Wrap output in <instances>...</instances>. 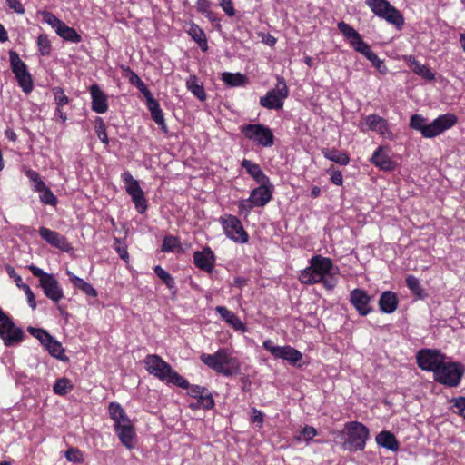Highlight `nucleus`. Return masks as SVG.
<instances>
[{
    "instance_id": "nucleus-1",
    "label": "nucleus",
    "mask_w": 465,
    "mask_h": 465,
    "mask_svg": "<svg viewBox=\"0 0 465 465\" xmlns=\"http://www.w3.org/2000/svg\"><path fill=\"white\" fill-rule=\"evenodd\" d=\"M332 271L333 263L331 258L315 255L311 258L310 266L300 272L299 281L306 285L322 282L325 289L332 290L338 282Z\"/></svg>"
},
{
    "instance_id": "nucleus-2",
    "label": "nucleus",
    "mask_w": 465,
    "mask_h": 465,
    "mask_svg": "<svg viewBox=\"0 0 465 465\" xmlns=\"http://www.w3.org/2000/svg\"><path fill=\"white\" fill-rule=\"evenodd\" d=\"M200 360L208 368L218 374L225 377H231L238 374L241 370V364L237 357H235L228 348H220L214 353H202Z\"/></svg>"
},
{
    "instance_id": "nucleus-3",
    "label": "nucleus",
    "mask_w": 465,
    "mask_h": 465,
    "mask_svg": "<svg viewBox=\"0 0 465 465\" xmlns=\"http://www.w3.org/2000/svg\"><path fill=\"white\" fill-rule=\"evenodd\" d=\"M457 122L458 117L451 113L440 114L430 124L421 114H413L410 119V127L419 131L424 138H434L450 129Z\"/></svg>"
},
{
    "instance_id": "nucleus-4",
    "label": "nucleus",
    "mask_w": 465,
    "mask_h": 465,
    "mask_svg": "<svg viewBox=\"0 0 465 465\" xmlns=\"http://www.w3.org/2000/svg\"><path fill=\"white\" fill-rule=\"evenodd\" d=\"M341 436L345 435L342 446L350 451L363 450L370 437L369 429L362 423L351 421L345 424L344 430L340 431Z\"/></svg>"
},
{
    "instance_id": "nucleus-5",
    "label": "nucleus",
    "mask_w": 465,
    "mask_h": 465,
    "mask_svg": "<svg viewBox=\"0 0 465 465\" xmlns=\"http://www.w3.org/2000/svg\"><path fill=\"white\" fill-rule=\"evenodd\" d=\"M464 366L456 361H443L435 371L434 380L447 387H457L464 375Z\"/></svg>"
},
{
    "instance_id": "nucleus-6",
    "label": "nucleus",
    "mask_w": 465,
    "mask_h": 465,
    "mask_svg": "<svg viewBox=\"0 0 465 465\" xmlns=\"http://www.w3.org/2000/svg\"><path fill=\"white\" fill-rule=\"evenodd\" d=\"M241 133L257 145L272 147L274 144V134L272 129L261 124H247L240 126Z\"/></svg>"
},
{
    "instance_id": "nucleus-7",
    "label": "nucleus",
    "mask_w": 465,
    "mask_h": 465,
    "mask_svg": "<svg viewBox=\"0 0 465 465\" xmlns=\"http://www.w3.org/2000/svg\"><path fill=\"white\" fill-rule=\"evenodd\" d=\"M366 5L379 17L395 25L398 29L404 24L402 15L387 0H365Z\"/></svg>"
},
{
    "instance_id": "nucleus-8",
    "label": "nucleus",
    "mask_w": 465,
    "mask_h": 465,
    "mask_svg": "<svg viewBox=\"0 0 465 465\" xmlns=\"http://www.w3.org/2000/svg\"><path fill=\"white\" fill-rule=\"evenodd\" d=\"M289 95V89L283 77L278 76L275 87L260 97L261 106L269 110H280L283 107L284 101Z\"/></svg>"
},
{
    "instance_id": "nucleus-9",
    "label": "nucleus",
    "mask_w": 465,
    "mask_h": 465,
    "mask_svg": "<svg viewBox=\"0 0 465 465\" xmlns=\"http://www.w3.org/2000/svg\"><path fill=\"white\" fill-rule=\"evenodd\" d=\"M9 60L18 85L25 94H29L33 90L34 83L26 64L20 59L18 54L13 50L9 51Z\"/></svg>"
},
{
    "instance_id": "nucleus-10",
    "label": "nucleus",
    "mask_w": 465,
    "mask_h": 465,
    "mask_svg": "<svg viewBox=\"0 0 465 465\" xmlns=\"http://www.w3.org/2000/svg\"><path fill=\"white\" fill-rule=\"evenodd\" d=\"M224 234L232 241L238 243H246L249 235L244 230L242 222L234 215L224 214L219 218Z\"/></svg>"
},
{
    "instance_id": "nucleus-11",
    "label": "nucleus",
    "mask_w": 465,
    "mask_h": 465,
    "mask_svg": "<svg viewBox=\"0 0 465 465\" xmlns=\"http://www.w3.org/2000/svg\"><path fill=\"white\" fill-rule=\"evenodd\" d=\"M0 338L5 346L19 344L24 339V331L0 308Z\"/></svg>"
},
{
    "instance_id": "nucleus-12",
    "label": "nucleus",
    "mask_w": 465,
    "mask_h": 465,
    "mask_svg": "<svg viewBox=\"0 0 465 465\" xmlns=\"http://www.w3.org/2000/svg\"><path fill=\"white\" fill-rule=\"evenodd\" d=\"M446 356L440 351L435 349H422L417 352L416 360L418 366L433 374L445 361Z\"/></svg>"
},
{
    "instance_id": "nucleus-13",
    "label": "nucleus",
    "mask_w": 465,
    "mask_h": 465,
    "mask_svg": "<svg viewBox=\"0 0 465 465\" xmlns=\"http://www.w3.org/2000/svg\"><path fill=\"white\" fill-rule=\"evenodd\" d=\"M262 347L274 358L288 361L292 365H295L302 359V352L295 348L291 346H276L269 339L263 341Z\"/></svg>"
},
{
    "instance_id": "nucleus-14",
    "label": "nucleus",
    "mask_w": 465,
    "mask_h": 465,
    "mask_svg": "<svg viewBox=\"0 0 465 465\" xmlns=\"http://www.w3.org/2000/svg\"><path fill=\"white\" fill-rule=\"evenodd\" d=\"M361 130L363 132L369 130L377 132L380 135L388 140H392L394 137L388 121L375 114H370L364 118V123L361 124Z\"/></svg>"
},
{
    "instance_id": "nucleus-15",
    "label": "nucleus",
    "mask_w": 465,
    "mask_h": 465,
    "mask_svg": "<svg viewBox=\"0 0 465 465\" xmlns=\"http://www.w3.org/2000/svg\"><path fill=\"white\" fill-rule=\"evenodd\" d=\"M143 362L146 371L162 381L168 379L169 373L173 369L169 363L156 354L147 355Z\"/></svg>"
},
{
    "instance_id": "nucleus-16",
    "label": "nucleus",
    "mask_w": 465,
    "mask_h": 465,
    "mask_svg": "<svg viewBox=\"0 0 465 465\" xmlns=\"http://www.w3.org/2000/svg\"><path fill=\"white\" fill-rule=\"evenodd\" d=\"M371 297L362 289H354L350 292V302L361 316L370 314L373 309L371 306Z\"/></svg>"
},
{
    "instance_id": "nucleus-17",
    "label": "nucleus",
    "mask_w": 465,
    "mask_h": 465,
    "mask_svg": "<svg viewBox=\"0 0 465 465\" xmlns=\"http://www.w3.org/2000/svg\"><path fill=\"white\" fill-rule=\"evenodd\" d=\"M39 234L47 243L62 252H69L73 249L66 237L55 231L42 226L39 228Z\"/></svg>"
},
{
    "instance_id": "nucleus-18",
    "label": "nucleus",
    "mask_w": 465,
    "mask_h": 465,
    "mask_svg": "<svg viewBox=\"0 0 465 465\" xmlns=\"http://www.w3.org/2000/svg\"><path fill=\"white\" fill-rule=\"evenodd\" d=\"M40 286L45 295L53 302H58L63 299L64 291L54 274L48 276L46 280L41 281Z\"/></svg>"
},
{
    "instance_id": "nucleus-19",
    "label": "nucleus",
    "mask_w": 465,
    "mask_h": 465,
    "mask_svg": "<svg viewBox=\"0 0 465 465\" xmlns=\"http://www.w3.org/2000/svg\"><path fill=\"white\" fill-rule=\"evenodd\" d=\"M193 262L200 270L211 272L213 270L215 255L209 247H206L203 251L194 252Z\"/></svg>"
},
{
    "instance_id": "nucleus-20",
    "label": "nucleus",
    "mask_w": 465,
    "mask_h": 465,
    "mask_svg": "<svg viewBox=\"0 0 465 465\" xmlns=\"http://www.w3.org/2000/svg\"><path fill=\"white\" fill-rule=\"evenodd\" d=\"M92 98V110L97 114H104L108 110V100L106 94L96 84L89 88Z\"/></svg>"
},
{
    "instance_id": "nucleus-21",
    "label": "nucleus",
    "mask_w": 465,
    "mask_h": 465,
    "mask_svg": "<svg viewBox=\"0 0 465 465\" xmlns=\"http://www.w3.org/2000/svg\"><path fill=\"white\" fill-rule=\"evenodd\" d=\"M371 163L381 171H393L397 163L393 162L382 146L378 147L370 159Z\"/></svg>"
},
{
    "instance_id": "nucleus-22",
    "label": "nucleus",
    "mask_w": 465,
    "mask_h": 465,
    "mask_svg": "<svg viewBox=\"0 0 465 465\" xmlns=\"http://www.w3.org/2000/svg\"><path fill=\"white\" fill-rule=\"evenodd\" d=\"M249 197L256 207H263L272 197V186L270 183L261 184L251 192Z\"/></svg>"
},
{
    "instance_id": "nucleus-23",
    "label": "nucleus",
    "mask_w": 465,
    "mask_h": 465,
    "mask_svg": "<svg viewBox=\"0 0 465 465\" xmlns=\"http://www.w3.org/2000/svg\"><path fill=\"white\" fill-rule=\"evenodd\" d=\"M215 310L226 322V323L232 326L236 331L244 333L248 331V328L242 322V321L234 312H231L226 307L217 306Z\"/></svg>"
},
{
    "instance_id": "nucleus-24",
    "label": "nucleus",
    "mask_w": 465,
    "mask_h": 465,
    "mask_svg": "<svg viewBox=\"0 0 465 465\" xmlns=\"http://www.w3.org/2000/svg\"><path fill=\"white\" fill-rule=\"evenodd\" d=\"M110 418L114 420V428L131 423V420L118 402H110L108 406Z\"/></svg>"
},
{
    "instance_id": "nucleus-25",
    "label": "nucleus",
    "mask_w": 465,
    "mask_h": 465,
    "mask_svg": "<svg viewBox=\"0 0 465 465\" xmlns=\"http://www.w3.org/2000/svg\"><path fill=\"white\" fill-rule=\"evenodd\" d=\"M121 443L131 450L134 447L135 431L133 423L123 425L114 429Z\"/></svg>"
},
{
    "instance_id": "nucleus-26",
    "label": "nucleus",
    "mask_w": 465,
    "mask_h": 465,
    "mask_svg": "<svg viewBox=\"0 0 465 465\" xmlns=\"http://www.w3.org/2000/svg\"><path fill=\"white\" fill-rule=\"evenodd\" d=\"M242 166L257 183L261 184L270 183L269 177L263 173L259 164L250 160L243 159Z\"/></svg>"
},
{
    "instance_id": "nucleus-27",
    "label": "nucleus",
    "mask_w": 465,
    "mask_h": 465,
    "mask_svg": "<svg viewBox=\"0 0 465 465\" xmlns=\"http://www.w3.org/2000/svg\"><path fill=\"white\" fill-rule=\"evenodd\" d=\"M380 310L384 313H392L398 307V298L396 293L387 291L381 293L379 300Z\"/></svg>"
},
{
    "instance_id": "nucleus-28",
    "label": "nucleus",
    "mask_w": 465,
    "mask_h": 465,
    "mask_svg": "<svg viewBox=\"0 0 465 465\" xmlns=\"http://www.w3.org/2000/svg\"><path fill=\"white\" fill-rule=\"evenodd\" d=\"M406 61L416 74L429 81L435 79V74L431 72V70L427 65L418 62L414 56L410 55L406 57Z\"/></svg>"
},
{
    "instance_id": "nucleus-29",
    "label": "nucleus",
    "mask_w": 465,
    "mask_h": 465,
    "mask_svg": "<svg viewBox=\"0 0 465 465\" xmlns=\"http://www.w3.org/2000/svg\"><path fill=\"white\" fill-rule=\"evenodd\" d=\"M376 442L379 446L391 451H396L399 449L396 437L387 430H383L376 436Z\"/></svg>"
},
{
    "instance_id": "nucleus-30",
    "label": "nucleus",
    "mask_w": 465,
    "mask_h": 465,
    "mask_svg": "<svg viewBox=\"0 0 465 465\" xmlns=\"http://www.w3.org/2000/svg\"><path fill=\"white\" fill-rule=\"evenodd\" d=\"M186 87L200 101H204L206 99L203 84L199 81L196 75L192 74L187 78Z\"/></svg>"
},
{
    "instance_id": "nucleus-31",
    "label": "nucleus",
    "mask_w": 465,
    "mask_h": 465,
    "mask_svg": "<svg viewBox=\"0 0 465 465\" xmlns=\"http://www.w3.org/2000/svg\"><path fill=\"white\" fill-rule=\"evenodd\" d=\"M121 178L124 183L125 191L130 196L136 195L143 192L139 184V182L133 177L130 172H124L121 175Z\"/></svg>"
},
{
    "instance_id": "nucleus-32",
    "label": "nucleus",
    "mask_w": 465,
    "mask_h": 465,
    "mask_svg": "<svg viewBox=\"0 0 465 465\" xmlns=\"http://www.w3.org/2000/svg\"><path fill=\"white\" fill-rule=\"evenodd\" d=\"M66 274L68 275L72 283L76 288L83 291L85 294H87L91 297L97 296L96 290L90 283L86 282L84 279L74 275L72 272H70L68 270L66 271Z\"/></svg>"
},
{
    "instance_id": "nucleus-33",
    "label": "nucleus",
    "mask_w": 465,
    "mask_h": 465,
    "mask_svg": "<svg viewBox=\"0 0 465 465\" xmlns=\"http://www.w3.org/2000/svg\"><path fill=\"white\" fill-rule=\"evenodd\" d=\"M187 32L203 52L208 49L206 35L199 25L196 24H191Z\"/></svg>"
},
{
    "instance_id": "nucleus-34",
    "label": "nucleus",
    "mask_w": 465,
    "mask_h": 465,
    "mask_svg": "<svg viewBox=\"0 0 465 465\" xmlns=\"http://www.w3.org/2000/svg\"><path fill=\"white\" fill-rule=\"evenodd\" d=\"M45 348L53 357L63 361H68V357L64 354V349L63 348L61 342L54 340L53 337L48 341Z\"/></svg>"
},
{
    "instance_id": "nucleus-35",
    "label": "nucleus",
    "mask_w": 465,
    "mask_h": 465,
    "mask_svg": "<svg viewBox=\"0 0 465 465\" xmlns=\"http://www.w3.org/2000/svg\"><path fill=\"white\" fill-rule=\"evenodd\" d=\"M323 156L338 164L347 165L350 163V157L347 153L335 150V149H323L322 150Z\"/></svg>"
},
{
    "instance_id": "nucleus-36",
    "label": "nucleus",
    "mask_w": 465,
    "mask_h": 465,
    "mask_svg": "<svg viewBox=\"0 0 465 465\" xmlns=\"http://www.w3.org/2000/svg\"><path fill=\"white\" fill-rule=\"evenodd\" d=\"M222 80L229 86H242L247 83L246 76L241 73L225 72L222 74Z\"/></svg>"
},
{
    "instance_id": "nucleus-37",
    "label": "nucleus",
    "mask_w": 465,
    "mask_h": 465,
    "mask_svg": "<svg viewBox=\"0 0 465 465\" xmlns=\"http://www.w3.org/2000/svg\"><path fill=\"white\" fill-rule=\"evenodd\" d=\"M57 35L64 41L74 44L80 43L82 40L81 35L75 31V29L66 25L64 23L62 27L57 30Z\"/></svg>"
},
{
    "instance_id": "nucleus-38",
    "label": "nucleus",
    "mask_w": 465,
    "mask_h": 465,
    "mask_svg": "<svg viewBox=\"0 0 465 465\" xmlns=\"http://www.w3.org/2000/svg\"><path fill=\"white\" fill-rule=\"evenodd\" d=\"M406 285L411 293L417 298L423 299L426 296L424 290L420 285V280L414 275H408L406 277Z\"/></svg>"
},
{
    "instance_id": "nucleus-39",
    "label": "nucleus",
    "mask_w": 465,
    "mask_h": 465,
    "mask_svg": "<svg viewBox=\"0 0 465 465\" xmlns=\"http://www.w3.org/2000/svg\"><path fill=\"white\" fill-rule=\"evenodd\" d=\"M146 102L148 110L151 113L153 120L156 124L162 122L164 119V117L159 103L153 96L146 99Z\"/></svg>"
},
{
    "instance_id": "nucleus-40",
    "label": "nucleus",
    "mask_w": 465,
    "mask_h": 465,
    "mask_svg": "<svg viewBox=\"0 0 465 465\" xmlns=\"http://www.w3.org/2000/svg\"><path fill=\"white\" fill-rule=\"evenodd\" d=\"M39 15L42 17V21L47 25H49L57 34V30H59L64 22L56 17L53 13L49 11H39Z\"/></svg>"
},
{
    "instance_id": "nucleus-41",
    "label": "nucleus",
    "mask_w": 465,
    "mask_h": 465,
    "mask_svg": "<svg viewBox=\"0 0 465 465\" xmlns=\"http://www.w3.org/2000/svg\"><path fill=\"white\" fill-rule=\"evenodd\" d=\"M167 384H173L182 389L189 388V381L181 376L177 371L173 369L169 373L168 379L164 381Z\"/></svg>"
},
{
    "instance_id": "nucleus-42",
    "label": "nucleus",
    "mask_w": 465,
    "mask_h": 465,
    "mask_svg": "<svg viewBox=\"0 0 465 465\" xmlns=\"http://www.w3.org/2000/svg\"><path fill=\"white\" fill-rule=\"evenodd\" d=\"M214 406V400L209 391H205L201 397L197 399L195 404H191L192 408H202L205 410L212 409Z\"/></svg>"
},
{
    "instance_id": "nucleus-43",
    "label": "nucleus",
    "mask_w": 465,
    "mask_h": 465,
    "mask_svg": "<svg viewBox=\"0 0 465 465\" xmlns=\"http://www.w3.org/2000/svg\"><path fill=\"white\" fill-rule=\"evenodd\" d=\"M72 388L70 380L66 378L58 379L53 386L54 392L57 395H65Z\"/></svg>"
},
{
    "instance_id": "nucleus-44",
    "label": "nucleus",
    "mask_w": 465,
    "mask_h": 465,
    "mask_svg": "<svg viewBox=\"0 0 465 465\" xmlns=\"http://www.w3.org/2000/svg\"><path fill=\"white\" fill-rule=\"evenodd\" d=\"M37 47L40 54L43 56H46L51 54L52 45L47 35L41 34L38 36Z\"/></svg>"
},
{
    "instance_id": "nucleus-45",
    "label": "nucleus",
    "mask_w": 465,
    "mask_h": 465,
    "mask_svg": "<svg viewBox=\"0 0 465 465\" xmlns=\"http://www.w3.org/2000/svg\"><path fill=\"white\" fill-rule=\"evenodd\" d=\"M130 83L136 86L137 89L144 95L146 99L150 98L152 95V93L147 88L146 84L143 82V80L134 72L131 73Z\"/></svg>"
},
{
    "instance_id": "nucleus-46",
    "label": "nucleus",
    "mask_w": 465,
    "mask_h": 465,
    "mask_svg": "<svg viewBox=\"0 0 465 465\" xmlns=\"http://www.w3.org/2000/svg\"><path fill=\"white\" fill-rule=\"evenodd\" d=\"M154 272L165 283V285L169 289H174L175 288V281H174V279L172 277V275L169 272H167L160 265H157V266L154 267Z\"/></svg>"
},
{
    "instance_id": "nucleus-47",
    "label": "nucleus",
    "mask_w": 465,
    "mask_h": 465,
    "mask_svg": "<svg viewBox=\"0 0 465 465\" xmlns=\"http://www.w3.org/2000/svg\"><path fill=\"white\" fill-rule=\"evenodd\" d=\"M27 331L32 336L36 338L44 347H45L48 341L52 338V336L43 329L28 327Z\"/></svg>"
},
{
    "instance_id": "nucleus-48",
    "label": "nucleus",
    "mask_w": 465,
    "mask_h": 465,
    "mask_svg": "<svg viewBox=\"0 0 465 465\" xmlns=\"http://www.w3.org/2000/svg\"><path fill=\"white\" fill-rule=\"evenodd\" d=\"M317 435V430L314 427L305 426L302 428L299 434L296 436V440L299 441L309 442Z\"/></svg>"
},
{
    "instance_id": "nucleus-49",
    "label": "nucleus",
    "mask_w": 465,
    "mask_h": 465,
    "mask_svg": "<svg viewBox=\"0 0 465 465\" xmlns=\"http://www.w3.org/2000/svg\"><path fill=\"white\" fill-rule=\"evenodd\" d=\"M180 245L179 239L175 236H165L163 241L162 250L163 252H174Z\"/></svg>"
},
{
    "instance_id": "nucleus-50",
    "label": "nucleus",
    "mask_w": 465,
    "mask_h": 465,
    "mask_svg": "<svg viewBox=\"0 0 465 465\" xmlns=\"http://www.w3.org/2000/svg\"><path fill=\"white\" fill-rule=\"evenodd\" d=\"M95 132L97 134L99 140L103 143L107 145L109 143V140L106 134V127L103 119L100 117H98L95 121Z\"/></svg>"
},
{
    "instance_id": "nucleus-51",
    "label": "nucleus",
    "mask_w": 465,
    "mask_h": 465,
    "mask_svg": "<svg viewBox=\"0 0 465 465\" xmlns=\"http://www.w3.org/2000/svg\"><path fill=\"white\" fill-rule=\"evenodd\" d=\"M371 64L381 74L387 73V67L385 66L382 60H381L378 55L373 53L371 50L365 56Z\"/></svg>"
},
{
    "instance_id": "nucleus-52",
    "label": "nucleus",
    "mask_w": 465,
    "mask_h": 465,
    "mask_svg": "<svg viewBox=\"0 0 465 465\" xmlns=\"http://www.w3.org/2000/svg\"><path fill=\"white\" fill-rule=\"evenodd\" d=\"M131 198L139 213H143L147 210L148 205L143 192L139 194L133 195Z\"/></svg>"
},
{
    "instance_id": "nucleus-53",
    "label": "nucleus",
    "mask_w": 465,
    "mask_h": 465,
    "mask_svg": "<svg viewBox=\"0 0 465 465\" xmlns=\"http://www.w3.org/2000/svg\"><path fill=\"white\" fill-rule=\"evenodd\" d=\"M65 458L70 462L81 463L84 461L83 453L77 448H69L65 452Z\"/></svg>"
},
{
    "instance_id": "nucleus-54",
    "label": "nucleus",
    "mask_w": 465,
    "mask_h": 465,
    "mask_svg": "<svg viewBox=\"0 0 465 465\" xmlns=\"http://www.w3.org/2000/svg\"><path fill=\"white\" fill-rule=\"evenodd\" d=\"M53 94L57 107H62L69 103L68 97L61 87H54Z\"/></svg>"
},
{
    "instance_id": "nucleus-55",
    "label": "nucleus",
    "mask_w": 465,
    "mask_h": 465,
    "mask_svg": "<svg viewBox=\"0 0 465 465\" xmlns=\"http://www.w3.org/2000/svg\"><path fill=\"white\" fill-rule=\"evenodd\" d=\"M40 201L48 205L55 206L57 204V198L53 192L47 187L40 194Z\"/></svg>"
},
{
    "instance_id": "nucleus-56",
    "label": "nucleus",
    "mask_w": 465,
    "mask_h": 465,
    "mask_svg": "<svg viewBox=\"0 0 465 465\" xmlns=\"http://www.w3.org/2000/svg\"><path fill=\"white\" fill-rule=\"evenodd\" d=\"M253 207H256L250 197L239 202L238 208L241 215L248 216Z\"/></svg>"
},
{
    "instance_id": "nucleus-57",
    "label": "nucleus",
    "mask_w": 465,
    "mask_h": 465,
    "mask_svg": "<svg viewBox=\"0 0 465 465\" xmlns=\"http://www.w3.org/2000/svg\"><path fill=\"white\" fill-rule=\"evenodd\" d=\"M338 29L347 40H350L353 36L355 37L356 33H358L353 27L345 22H340L338 24Z\"/></svg>"
},
{
    "instance_id": "nucleus-58",
    "label": "nucleus",
    "mask_w": 465,
    "mask_h": 465,
    "mask_svg": "<svg viewBox=\"0 0 465 465\" xmlns=\"http://www.w3.org/2000/svg\"><path fill=\"white\" fill-rule=\"evenodd\" d=\"M453 411L465 419V398L460 397L453 400Z\"/></svg>"
},
{
    "instance_id": "nucleus-59",
    "label": "nucleus",
    "mask_w": 465,
    "mask_h": 465,
    "mask_svg": "<svg viewBox=\"0 0 465 465\" xmlns=\"http://www.w3.org/2000/svg\"><path fill=\"white\" fill-rule=\"evenodd\" d=\"M195 6L199 13L209 15V11H211V2L209 0H197Z\"/></svg>"
},
{
    "instance_id": "nucleus-60",
    "label": "nucleus",
    "mask_w": 465,
    "mask_h": 465,
    "mask_svg": "<svg viewBox=\"0 0 465 465\" xmlns=\"http://www.w3.org/2000/svg\"><path fill=\"white\" fill-rule=\"evenodd\" d=\"M327 172L331 174V181L332 183L339 186L342 185L343 176L341 171L332 170L330 168Z\"/></svg>"
},
{
    "instance_id": "nucleus-61",
    "label": "nucleus",
    "mask_w": 465,
    "mask_h": 465,
    "mask_svg": "<svg viewBox=\"0 0 465 465\" xmlns=\"http://www.w3.org/2000/svg\"><path fill=\"white\" fill-rule=\"evenodd\" d=\"M220 6L228 16H233L235 15V9L232 0H220Z\"/></svg>"
},
{
    "instance_id": "nucleus-62",
    "label": "nucleus",
    "mask_w": 465,
    "mask_h": 465,
    "mask_svg": "<svg viewBox=\"0 0 465 465\" xmlns=\"http://www.w3.org/2000/svg\"><path fill=\"white\" fill-rule=\"evenodd\" d=\"M187 389L189 390L188 394L195 399H198L199 397H201L203 395V393H205V391H207V389H205L202 386H199V385H192L191 386L190 384H189V388H187Z\"/></svg>"
},
{
    "instance_id": "nucleus-63",
    "label": "nucleus",
    "mask_w": 465,
    "mask_h": 465,
    "mask_svg": "<svg viewBox=\"0 0 465 465\" xmlns=\"http://www.w3.org/2000/svg\"><path fill=\"white\" fill-rule=\"evenodd\" d=\"M28 268L34 276L40 278V282L46 280L48 278V276L52 275L51 273H47V272H44L42 269L38 268L37 266H35L34 264L30 265Z\"/></svg>"
},
{
    "instance_id": "nucleus-64",
    "label": "nucleus",
    "mask_w": 465,
    "mask_h": 465,
    "mask_svg": "<svg viewBox=\"0 0 465 465\" xmlns=\"http://www.w3.org/2000/svg\"><path fill=\"white\" fill-rule=\"evenodd\" d=\"M8 6L18 14H24L25 8L19 0H6Z\"/></svg>"
}]
</instances>
